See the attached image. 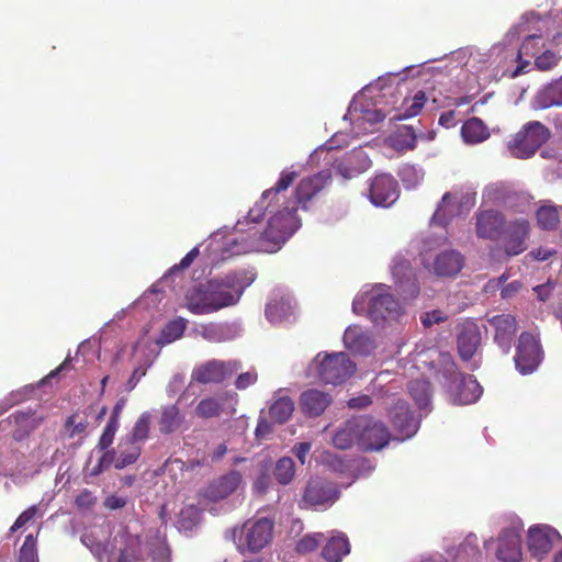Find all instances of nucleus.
<instances>
[{
  "label": "nucleus",
  "instance_id": "1",
  "mask_svg": "<svg viewBox=\"0 0 562 562\" xmlns=\"http://www.w3.org/2000/svg\"><path fill=\"white\" fill-rule=\"evenodd\" d=\"M296 212V206L285 201L283 209L272 214L266 229L261 233L255 227L245 228L247 224L254 223L247 215L245 221H238L235 226L236 232L240 235L227 239V251L233 255L250 251H277L300 228L301 220Z\"/></svg>",
  "mask_w": 562,
  "mask_h": 562
},
{
  "label": "nucleus",
  "instance_id": "2",
  "mask_svg": "<svg viewBox=\"0 0 562 562\" xmlns=\"http://www.w3.org/2000/svg\"><path fill=\"white\" fill-rule=\"evenodd\" d=\"M244 289L238 278L226 274L222 278L209 280L205 284L190 288L186 293V306L195 315L217 312L222 308L236 305Z\"/></svg>",
  "mask_w": 562,
  "mask_h": 562
},
{
  "label": "nucleus",
  "instance_id": "3",
  "mask_svg": "<svg viewBox=\"0 0 562 562\" xmlns=\"http://www.w3.org/2000/svg\"><path fill=\"white\" fill-rule=\"evenodd\" d=\"M438 362L443 367L446 378L451 380L450 391L454 402L468 405L476 402L482 395L483 389L472 376H465L458 371L457 364L450 353L440 352Z\"/></svg>",
  "mask_w": 562,
  "mask_h": 562
},
{
  "label": "nucleus",
  "instance_id": "4",
  "mask_svg": "<svg viewBox=\"0 0 562 562\" xmlns=\"http://www.w3.org/2000/svg\"><path fill=\"white\" fill-rule=\"evenodd\" d=\"M550 137V131L542 123L532 121L515 134L508 148L516 158L532 156Z\"/></svg>",
  "mask_w": 562,
  "mask_h": 562
},
{
  "label": "nucleus",
  "instance_id": "5",
  "mask_svg": "<svg viewBox=\"0 0 562 562\" xmlns=\"http://www.w3.org/2000/svg\"><path fill=\"white\" fill-rule=\"evenodd\" d=\"M368 314L375 323L395 319L402 314V306L391 293L390 286L376 284L364 294Z\"/></svg>",
  "mask_w": 562,
  "mask_h": 562
},
{
  "label": "nucleus",
  "instance_id": "6",
  "mask_svg": "<svg viewBox=\"0 0 562 562\" xmlns=\"http://www.w3.org/2000/svg\"><path fill=\"white\" fill-rule=\"evenodd\" d=\"M387 427L370 416H358V446L363 451H380L390 442Z\"/></svg>",
  "mask_w": 562,
  "mask_h": 562
},
{
  "label": "nucleus",
  "instance_id": "7",
  "mask_svg": "<svg viewBox=\"0 0 562 562\" xmlns=\"http://www.w3.org/2000/svg\"><path fill=\"white\" fill-rule=\"evenodd\" d=\"M356 371V364L344 352L326 355L317 368L318 378L327 384L338 385Z\"/></svg>",
  "mask_w": 562,
  "mask_h": 562
},
{
  "label": "nucleus",
  "instance_id": "8",
  "mask_svg": "<svg viewBox=\"0 0 562 562\" xmlns=\"http://www.w3.org/2000/svg\"><path fill=\"white\" fill-rule=\"evenodd\" d=\"M299 177L297 172L290 169H284L277 183L263 191L260 201L249 210L248 218L252 222H259L265 214V210H270L274 205H278L283 193L293 184Z\"/></svg>",
  "mask_w": 562,
  "mask_h": 562
},
{
  "label": "nucleus",
  "instance_id": "9",
  "mask_svg": "<svg viewBox=\"0 0 562 562\" xmlns=\"http://www.w3.org/2000/svg\"><path fill=\"white\" fill-rule=\"evenodd\" d=\"M331 175L329 170H322L313 176L303 178L295 188L294 199L288 200L286 202L291 205H295L296 210L299 206L307 211L311 207V203L317 195L330 184Z\"/></svg>",
  "mask_w": 562,
  "mask_h": 562
},
{
  "label": "nucleus",
  "instance_id": "10",
  "mask_svg": "<svg viewBox=\"0 0 562 562\" xmlns=\"http://www.w3.org/2000/svg\"><path fill=\"white\" fill-rule=\"evenodd\" d=\"M241 368V363L236 360L222 361L209 360L195 367L191 374V380L201 384H217L231 378Z\"/></svg>",
  "mask_w": 562,
  "mask_h": 562
},
{
  "label": "nucleus",
  "instance_id": "11",
  "mask_svg": "<svg viewBox=\"0 0 562 562\" xmlns=\"http://www.w3.org/2000/svg\"><path fill=\"white\" fill-rule=\"evenodd\" d=\"M542 355L540 341L530 333H521L514 358L516 369L522 374L533 372L539 367Z\"/></svg>",
  "mask_w": 562,
  "mask_h": 562
},
{
  "label": "nucleus",
  "instance_id": "12",
  "mask_svg": "<svg viewBox=\"0 0 562 562\" xmlns=\"http://www.w3.org/2000/svg\"><path fill=\"white\" fill-rule=\"evenodd\" d=\"M340 496L337 485L322 477H313L308 480L302 502L313 508L330 507Z\"/></svg>",
  "mask_w": 562,
  "mask_h": 562
},
{
  "label": "nucleus",
  "instance_id": "13",
  "mask_svg": "<svg viewBox=\"0 0 562 562\" xmlns=\"http://www.w3.org/2000/svg\"><path fill=\"white\" fill-rule=\"evenodd\" d=\"M273 522L268 518L246 521L240 531L239 547H246L250 552H259L272 539Z\"/></svg>",
  "mask_w": 562,
  "mask_h": 562
},
{
  "label": "nucleus",
  "instance_id": "14",
  "mask_svg": "<svg viewBox=\"0 0 562 562\" xmlns=\"http://www.w3.org/2000/svg\"><path fill=\"white\" fill-rule=\"evenodd\" d=\"M229 402H237V394L223 392L215 396L203 397L194 408V415L201 419L220 418L222 415H233L235 409L228 405Z\"/></svg>",
  "mask_w": 562,
  "mask_h": 562
},
{
  "label": "nucleus",
  "instance_id": "15",
  "mask_svg": "<svg viewBox=\"0 0 562 562\" xmlns=\"http://www.w3.org/2000/svg\"><path fill=\"white\" fill-rule=\"evenodd\" d=\"M457 349L463 361L473 358L481 346L482 334L479 325L472 319H465L457 327Z\"/></svg>",
  "mask_w": 562,
  "mask_h": 562
},
{
  "label": "nucleus",
  "instance_id": "16",
  "mask_svg": "<svg viewBox=\"0 0 562 562\" xmlns=\"http://www.w3.org/2000/svg\"><path fill=\"white\" fill-rule=\"evenodd\" d=\"M487 323L494 329V342L504 353H509L517 333L516 317L512 314H497L487 318Z\"/></svg>",
  "mask_w": 562,
  "mask_h": 562
},
{
  "label": "nucleus",
  "instance_id": "17",
  "mask_svg": "<svg viewBox=\"0 0 562 562\" xmlns=\"http://www.w3.org/2000/svg\"><path fill=\"white\" fill-rule=\"evenodd\" d=\"M397 181L391 175H379L370 183L369 198L376 206H387L398 198Z\"/></svg>",
  "mask_w": 562,
  "mask_h": 562
},
{
  "label": "nucleus",
  "instance_id": "18",
  "mask_svg": "<svg viewBox=\"0 0 562 562\" xmlns=\"http://www.w3.org/2000/svg\"><path fill=\"white\" fill-rule=\"evenodd\" d=\"M529 231V222L525 218L515 220L504 227V249L508 256H517L526 250Z\"/></svg>",
  "mask_w": 562,
  "mask_h": 562
},
{
  "label": "nucleus",
  "instance_id": "19",
  "mask_svg": "<svg viewBox=\"0 0 562 562\" xmlns=\"http://www.w3.org/2000/svg\"><path fill=\"white\" fill-rule=\"evenodd\" d=\"M476 235L482 239L497 240L503 235L505 218L495 210L481 211L475 214Z\"/></svg>",
  "mask_w": 562,
  "mask_h": 562
},
{
  "label": "nucleus",
  "instance_id": "20",
  "mask_svg": "<svg viewBox=\"0 0 562 562\" xmlns=\"http://www.w3.org/2000/svg\"><path fill=\"white\" fill-rule=\"evenodd\" d=\"M496 557L502 562H518L521 559V537L517 529L503 530L498 537Z\"/></svg>",
  "mask_w": 562,
  "mask_h": 562
},
{
  "label": "nucleus",
  "instance_id": "21",
  "mask_svg": "<svg viewBox=\"0 0 562 562\" xmlns=\"http://www.w3.org/2000/svg\"><path fill=\"white\" fill-rule=\"evenodd\" d=\"M241 483V474L233 470L213 481L205 490V497L216 502L234 493Z\"/></svg>",
  "mask_w": 562,
  "mask_h": 562
},
{
  "label": "nucleus",
  "instance_id": "22",
  "mask_svg": "<svg viewBox=\"0 0 562 562\" xmlns=\"http://www.w3.org/2000/svg\"><path fill=\"white\" fill-rule=\"evenodd\" d=\"M392 273L405 297L414 299L418 295L419 286L407 260L401 259L395 261L392 267Z\"/></svg>",
  "mask_w": 562,
  "mask_h": 562
},
{
  "label": "nucleus",
  "instance_id": "23",
  "mask_svg": "<svg viewBox=\"0 0 562 562\" xmlns=\"http://www.w3.org/2000/svg\"><path fill=\"white\" fill-rule=\"evenodd\" d=\"M330 403L331 397L328 393L315 389L303 392L300 398L303 413L311 417L322 415Z\"/></svg>",
  "mask_w": 562,
  "mask_h": 562
},
{
  "label": "nucleus",
  "instance_id": "24",
  "mask_svg": "<svg viewBox=\"0 0 562 562\" xmlns=\"http://www.w3.org/2000/svg\"><path fill=\"white\" fill-rule=\"evenodd\" d=\"M350 542L344 532L333 533L322 549V558L326 562H341L350 553Z\"/></svg>",
  "mask_w": 562,
  "mask_h": 562
},
{
  "label": "nucleus",
  "instance_id": "25",
  "mask_svg": "<svg viewBox=\"0 0 562 562\" xmlns=\"http://www.w3.org/2000/svg\"><path fill=\"white\" fill-rule=\"evenodd\" d=\"M463 263L464 260L460 252L447 250L435 258L432 268L435 274L439 277H453L461 271Z\"/></svg>",
  "mask_w": 562,
  "mask_h": 562
},
{
  "label": "nucleus",
  "instance_id": "26",
  "mask_svg": "<svg viewBox=\"0 0 562 562\" xmlns=\"http://www.w3.org/2000/svg\"><path fill=\"white\" fill-rule=\"evenodd\" d=\"M186 417L177 404L161 406L158 429L162 435L173 434L182 428Z\"/></svg>",
  "mask_w": 562,
  "mask_h": 562
},
{
  "label": "nucleus",
  "instance_id": "27",
  "mask_svg": "<svg viewBox=\"0 0 562 562\" xmlns=\"http://www.w3.org/2000/svg\"><path fill=\"white\" fill-rule=\"evenodd\" d=\"M392 424L405 438L412 437L417 430V423L405 402H397L392 415Z\"/></svg>",
  "mask_w": 562,
  "mask_h": 562
},
{
  "label": "nucleus",
  "instance_id": "28",
  "mask_svg": "<svg viewBox=\"0 0 562 562\" xmlns=\"http://www.w3.org/2000/svg\"><path fill=\"white\" fill-rule=\"evenodd\" d=\"M387 145L396 151L413 150L417 144V134L411 125H400L387 137Z\"/></svg>",
  "mask_w": 562,
  "mask_h": 562
},
{
  "label": "nucleus",
  "instance_id": "29",
  "mask_svg": "<svg viewBox=\"0 0 562 562\" xmlns=\"http://www.w3.org/2000/svg\"><path fill=\"white\" fill-rule=\"evenodd\" d=\"M333 445L339 450H348L355 443L358 445V417H352L344 423L333 436Z\"/></svg>",
  "mask_w": 562,
  "mask_h": 562
},
{
  "label": "nucleus",
  "instance_id": "30",
  "mask_svg": "<svg viewBox=\"0 0 562 562\" xmlns=\"http://www.w3.org/2000/svg\"><path fill=\"white\" fill-rule=\"evenodd\" d=\"M528 548L535 558L541 559L552 549L550 532L540 527H532L528 533Z\"/></svg>",
  "mask_w": 562,
  "mask_h": 562
},
{
  "label": "nucleus",
  "instance_id": "31",
  "mask_svg": "<svg viewBox=\"0 0 562 562\" xmlns=\"http://www.w3.org/2000/svg\"><path fill=\"white\" fill-rule=\"evenodd\" d=\"M346 347L360 355H367L373 348L372 340L358 327H348L344 334Z\"/></svg>",
  "mask_w": 562,
  "mask_h": 562
},
{
  "label": "nucleus",
  "instance_id": "32",
  "mask_svg": "<svg viewBox=\"0 0 562 562\" xmlns=\"http://www.w3.org/2000/svg\"><path fill=\"white\" fill-rule=\"evenodd\" d=\"M9 419H13L14 424L18 426L12 434L16 441H21L27 437L42 422V418H36L34 414L30 412H15Z\"/></svg>",
  "mask_w": 562,
  "mask_h": 562
},
{
  "label": "nucleus",
  "instance_id": "33",
  "mask_svg": "<svg viewBox=\"0 0 562 562\" xmlns=\"http://www.w3.org/2000/svg\"><path fill=\"white\" fill-rule=\"evenodd\" d=\"M461 136L467 144H479L490 137V132L481 119L471 117L463 123Z\"/></svg>",
  "mask_w": 562,
  "mask_h": 562
},
{
  "label": "nucleus",
  "instance_id": "34",
  "mask_svg": "<svg viewBox=\"0 0 562 562\" xmlns=\"http://www.w3.org/2000/svg\"><path fill=\"white\" fill-rule=\"evenodd\" d=\"M427 101L426 93L422 90L417 91L412 99H405L402 103L403 110L397 111L392 117V121H402L414 117L420 113Z\"/></svg>",
  "mask_w": 562,
  "mask_h": 562
},
{
  "label": "nucleus",
  "instance_id": "35",
  "mask_svg": "<svg viewBox=\"0 0 562 562\" xmlns=\"http://www.w3.org/2000/svg\"><path fill=\"white\" fill-rule=\"evenodd\" d=\"M294 412V402L289 396H281L269 406V417L273 423H286Z\"/></svg>",
  "mask_w": 562,
  "mask_h": 562
},
{
  "label": "nucleus",
  "instance_id": "36",
  "mask_svg": "<svg viewBox=\"0 0 562 562\" xmlns=\"http://www.w3.org/2000/svg\"><path fill=\"white\" fill-rule=\"evenodd\" d=\"M291 301L284 297L271 300L266 306V316L271 323H279L292 314Z\"/></svg>",
  "mask_w": 562,
  "mask_h": 562
},
{
  "label": "nucleus",
  "instance_id": "37",
  "mask_svg": "<svg viewBox=\"0 0 562 562\" xmlns=\"http://www.w3.org/2000/svg\"><path fill=\"white\" fill-rule=\"evenodd\" d=\"M408 392L419 408H427L430 404L431 387L426 380H413L408 383Z\"/></svg>",
  "mask_w": 562,
  "mask_h": 562
},
{
  "label": "nucleus",
  "instance_id": "38",
  "mask_svg": "<svg viewBox=\"0 0 562 562\" xmlns=\"http://www.w3.org/2000/svg\"><path fill=\"white\" fill-rule=\"evenodd\" d=\"M454 201L456 195L446 192L432 215V222L439 225H447L449 218L452 217L456 212Z\"/></svg>",
  "mask_w": 562,
  "mask_h": 562
},
{
  "label": "nucleus",
  "instance_id": "39",
  "mask_svg": "<svg viewBox=\"0 0 562 562\" xmlns=\"http://www.w3.org/2000/svg\"><path fill=\"white\" fill-rule=\"evenodd\" d=\"M536 217L539 227L546 231L555 229L560 223L558 209L551 205H543L539 207L536 213Z\"/></svg>",
  "mask_w": 562,
  "mask_h": 562
},
{
  "label": "nucleus",
  "instance_id": "40",
  "mask_svg": "<svg viewBox=\"0 0 562 562\" xmlns=\"http://www.w3.org/2000/svg\"><path fill=\"white\" fill-rule=\"evenodd\" d=\"M274 477L281 485H288L294 477L295 464L290 457H283L276 463Z\"/></svg>",
  "mask_w": 562,
  "mask_h": 562
},
{
  "label": "nucleus",
  "instance_id": "41",
  "mask_svg": "<svg viewBox=\"0 0 562 562\" xmlns=\"http://www.w3.org/2000/svg\"><path fill=\"white\" fill-rule=\"evenodd\" d=\"M543 101L540 102L542 108L561 106L562 105V77L551 82L542 95L540 97Z\"/></svg>",
  "mask_w": 562,
  "mask_h": 562
},
{
  "label": "nucleus",
  "instance_id": "42",
  "mask_svg": "<svg viewBox=\"0 0 562 562\" xmlns=\"http://www.w3.org/2000/svg\"><path fill=\"white\" fill-rule=\"evenodd\" d=\"M477 538L474 535L468 536L464 541L458 548L457 558L462 561L476 560L479 557Z\"/></svg>",
  "mask_w": 562,
  "mask_h": 562
},
{
  "label": "nucleus",
  "instance_id": "43",
  "mask_svg": "<svg viewBox=\"0 0 562 562\" xmlns=\"http://www.w3.org/2000/svg\"><path fill=\"white\" fill-rule=\"evenodd\" d=\"M150 426V414L145 412L134 424V427L131 432V442L136 443L137 441H143L147 439L149 434Z\"/></svg>",
  "mask_w": 562,
  "mask_h": 562
},
{
  "label": "nucleus",
  "instance_id": "44",
  "mask_svg": "<svg viewBox=\"0 0 562 562\" xmlns=\"http://www.w3.org/2000/svg\"><path fill=\"white\" fill-rule=\"evenodd\" d=\"M140 447L134 442L130 443V447L125 450H121L117 459L115 460V469H124L137 461L140 456Z\"/></svg>",
  "mask_w": 562,
  "mask_h": 562
},
{
  "label": "nucleus",
  "instance_id": "45",
  "mask_svg": "<svg viewBox=\"0 0 562 562\" xmlns=\"http://www.w3.org/2000/svg\"><path fill=\"white\" fill-rule=\"evenodd\" d=\"M187 328V321L182 317L170 321L162 329V337L167 342L179 339Z\"/></svg>",
  "mask_w": 562,
  "mask_h": 562
},
{
  "label": "nucleus",
  "instance_id": "46",
  "mask_svg": "<svg viewBox=\"0 0 562 562\" xmlns=\"http://www.w3.org/2000/svg\"><path fill=\"white\" fill-rule=\"evenodd\" d=\"M323 538V533L305 535L296 542L295 551L300 554L311 553L319 547Z\"/></svg>",
  "mask_w": 562,
  "mask_h": 562
},
{
  "label": "nucleus",
  "instance_id": "47",
  "mask_svg": "<svg viewBox=\"0 0 562 562\" xmlns=\"http://www.w3.org/2000/svg\"><path fill=\"white\" fill-rule=\"evenodd\" d=\"M19 562H38L36 541L33 535H27L20 549Z\"/></svg>",
  "mask_w": 562,
  "mask_h": 562
},
{
  "label": "nucleus",
  "instance_id": "48",
  "mask_svg": "<svg viewBox=\"0 0 562 562\" xmlns=\"http://www.w3.org/2000/svg\"><path fill=\"white\" fill-rule=\"evenodd\" d=\"M560 58L558 54L548 49L535 58V66L538 70L548 71L558 65Z\"/></svg>",
  "mask_w": 562,
  "mask_h": 562
},
{
  "label": "nucleus",
  "instance_id": "49",
  "mask_svg": "<svg viewBox=\"0 0 562 562\" xmlns=\"http://www.w3.org/2000/svg\"><path fill=\"white\" fill-rule=\"evenodd\" d=\"M119 429V422L112 420L109 418L103 432L99 439L98 448L101 450H106L114 440L115 432Z\"/></svg>",
  "mask_w": 562,
  "mask_h": 562
},
{
  "label": "nucleus",
  "instance_id": "50",
  "mask_svg": "<svg viewBox=\"0 0 562 562\" xmlns=\"http://www.w3.org/2000/svg\"><path fill=\"white\" fill-rule=\"evenodd\" d=\"M538 40H540L538 35L527 36L518 50L517 58L520 60L524 55L533 56L539 49Z\"/></svg>",
  "mask_w": 562,
  "mask_h": 562
},
{
  "label": "nucleus",
  "instance_id": "51",
  "mask_svg": "<svg viewBox=\"0 0 562 562\" xmlns=\"http://www.w3.org/2000/svg\"><path fill=\"white\" fill-rule=\"evenodd\" d=\"M38 512V507L36 505L30 506L27 509L22 512L19 517L15 519L14 524L11 526L10 531L15 532L23 526H25L27 522L34 519Z\"/></svg>",
  "mask_w": 562,
  "mask_h": 562
},
{
  "label": "nucleus",
  "instance_id": "52",
  "mask_svg": "<svg viewBox=\"0 0 562 562\" xmlns=\"http://www.w3.org/2000/svg\"><path fill=\"white\" fill-rule=\"evenodd\" d=\"M95 503L97 497L87 488L82 490L75 499V504L79 509H90Z\"/></svg>",
  "mask_w": 562,
  "mask_h": 562
},
{
  "label": "nucleus",
  "instance_id": "53",
  "mask_svg": "<svg viewBox=\"0 0 562 562\" xmlns=\"http://www.w3.org/2000/svg\"><path fill=\"white\" fill-rule=\"evenodd\" d=\"M200 255L199 247H193L181 260L178 265H175L170 268L169 273L173 274L178 271L188 269L192 262L198 258Z\"/></svg>",
  "mask_w": 562,
  "mask_h": 562
},
{
  "label": "nucleus",
  "instance_id": "54",
  "mask_svg": "<svg viewBox=\"0 0 562 562\" xmlns=\"http://www.w3.org/2000/svg\"><path fill=\"white\" fill-rule=\"evenodd\" d=\"M258 380V374L256 370H250L244 373H240L235 380V386L237 390H246L250 385L255 384Z\"/></svg>",
  "mask_w": 562,
  "mask_h": 562
},
{
  "label": "nucleus",
  "instance_id": "55",
  "mask_svg": "<svg viewBox=\"0 0 562 562\" xmlns=\"http://www.w3.org/2000/svg\"><path fill=\"white\" fill-rule=\"evenodd\" d=\"M447 319V316L443 315L441 311L435 310L431 312L425 313V315L422 317V323L425 327H430L435 324L442 323Z\"/></svg>",
  "mask_w": 562,
  "mask_h": 562
},
{
  "label": "nucleus",
  "instance_id": "56",
  "mask_svg": "<svg viewBox=\"0 0 562 562\" xmlns=\"http://www.w3.org/2000/svg\"><path fill=\"white\" fill-rule=\"evenodd\" d=\"M113 461L112 452L106 451L103 453V456L99 459L98 463L92 468L91 474L92 475H99L104 470H106Z\"/></svg>",
  "mask_w": 562,
  "mask_h": 562
},
{
  "label": "nucleus",
  "instance_id": "57",
  "mask_svg": "<svg viewBox=\"0 0 562 562\" xmlns=\"http://www.w3.org/2000/svg\"><path fill=\"white\" fill-rule=\"evenodd\" d=\"M127 504V498L112 494L104 499V507L110 510L123 508Z\"/></svg>",
  "mask_w": 562,
  "mask_h": 562
},
{
  "label": "nucleus",
  "instance_id": "58",
  "mask_svg": "<svg viewBox=\"0 0 562 562\" xmlns=\"http://www.w3.org/2000/svg\"><path fill=\"white\" fill-rule=\"evenodd\" d=\"M71 360L70 358H66L56 369L52 370L42 381L41 384H46L52 379L56 378L58 374H60L64 371L71 370Z\"/></svg>",
  "mask_w": 562,
  "mask_h": 562
},
{
  "label": "nucleus",
  "instance_id": "59",
  "mask_svg": "<svg viewBox=\"0 0 562 562\" xmlns=\"http://www.w3.org/2000/svg\"><path fill=\"white\" fill-rule=\"evenodd\" d=\"M521 288L522 283L518 280H515L502 288L501 296L504 300L512 299L521 290Z\"/></svg>",
  "mask_w": 562,
  "mask_h": 562
},
{
  "label": "nucleus",
  "instance_id": "60",
  "mask_svg": "<svg viewBox=\"0 0 562 562\" xmlns=\"http://www.w3.org/2000/svg\"><path fill=\"white\" fill-rule=\"evenodd\" d=\"M311 443L310 442H300L294 446L293 452L296 456V458L300 460L301 464H305V458L307 453L311 450Z\"/></svg>",
  "mask_w": 562,
  "mask_h": 562
},
{
  "label": "nucleus",
  "instance_id": "61",
  "mask_svg": "<svg viewBox=\"0 0 562 562\" xmlns=\"http://www.w3.org/2000/svg\"><path fill=\"white\" fill-rule=\"evenodd\" d=\"M145 374L146 369L144 367H137L136 369H134L130 380L127 381V390L132 391Z\"/></svg>",
  "mask_w": 562,
  "mask_h": 562
},
{
  "label": "nucleus",
  "instance_id": "62",
  "mask_svg": "<svg viewBox=\"0 0 562 562\" xmlns=\"http://www.w3.org/2000/svg\"><path fill=\"white\" fill-rule=\"evenodd\" d=\"M553 285L551 283L540 284L533 288L538 299L542 302L547 301L551 295Z\"/></svg>",
  "mask_w": 562,
  "mask_h": 562
},
{
  "label": "nucleus",
  "instance_id": "63",
  "mask_svg": "<svg viewBox=\"0 0 562 562\" xmlns=\"http://www.w3.org/2000/svg\"><path fill=\"white\" fill-rule=\"evenodd\" d=\"M371 403H372L371 397L368 395H363V396L353 397V398L349 400L348 405L351 408H363V407L369 406Z\"/></svg>",
  "mask_w": 562,
  "mask_h": 562
},
{
  "label": "nucleus",
  "instance_id": "64",
  "mask_svg": "<svg viewBox=\"0 0 562 562\" xmlns=\"http://www.w3.org/2000/svg\"><path fill=\"white\" fill-rule=\"evenodd\" d=\"M439 124L449 128L456 125V113L454 111H448L440 115Z\"/></svg>",
  "mask_w": 562,
  "mask_h": 562
}]
</instances>
